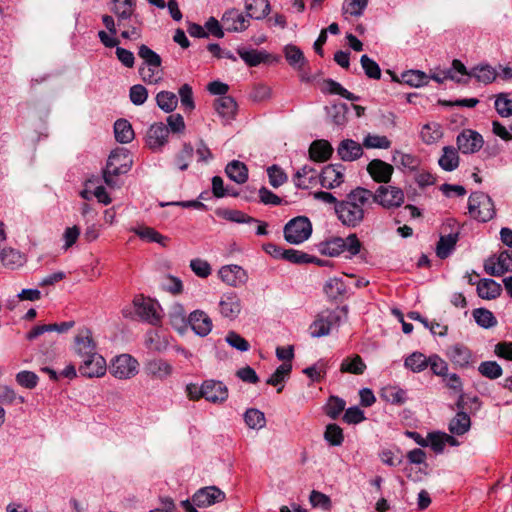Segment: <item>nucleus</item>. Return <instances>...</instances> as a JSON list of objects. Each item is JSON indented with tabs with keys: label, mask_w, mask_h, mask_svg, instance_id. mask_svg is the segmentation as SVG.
Masks as SVG:
<instances>
[{
	"label": "nucleus",
	"mask_w": 512,
	"mask_h": 512,
	"mask_svg": "<svg viewBox=\"0 0 512 512\" xmlns=\"http://www.w3.org/2000/svg\"><path fill=\"white\" fill-rule=\"evenodd\" d=\"M138 361L129 354L116 356L110 366L109 372L115 378L129 379L138 373Z\"/></svg>",
	"instance_id": "9"
},
{
	"label": "nucleus",
	"mask_w": 512,
	"mask_h": 512,
	"mask_svg": "<svg viewBox=\"0 0 512 512\" xmlns=\"http://www.w3.org/2000/svg\"><path fill=\"white\" fill-rule=\"evenodd\" d=\"M473 317L476 323L482 328L488 329L497 325L496 317L486 308L475 309L473 311Z\"/></svg>",
	"instance_id": "55"
},
{
	"label": "nucleus",
	"mask_w": 512,
	"mask_h": 512,
	"mask_svg": "<svg viewBox=\"0 0 512 512\" xmlns=\"http://www.w3.org/2000/svg\"><path fill=\"white\" fill-rule=\"evenodd\" d=\"M284 53L288 64L297 70L300 81L305 83L311 82L312 76L309 63L302 50L295 45L289 44L284 48Z\"/></svg>",
	"instance_id": "8"
},
{
	"label": "nucleus",
	"mask_w": 512,
	"mask_h": 512,
	"mask_svg": "<svg viewBox=\"0 0 512 512\" xmlns=\"http://www.w3.org/2000/svg\"><path fill=\"white\" fill-rule=\"evenodd\" d=\"M346 402L339 396H329L326 404L323 407V411L326 416L332 420H336L345 411Z\"/></svg>",
	"instance_id": "42"
},
{
	"label": "nucleus",
	"mask_w": 512,
	"mask_h": 512,
	"mask_svg": "<svg viewBox=\"0 0 512 512\" xmlns=\"http://www.w3.org/2000/svg\"><path fill=\"white\" fill-rule=\"evenodd\" d=\"M237 53L249 67H256L260 64L270 63L272 55L266 50L238 48Z\"/></svg>",
	"instance_id": "23"
},
{
	"label": "nucleus",
	"mask_w": 512,
	"mask_h": 512,
	"mask_svg": "<svg viewBox=\"0 0 512 512\" xmlns=\"http://www.w3.org/2000/svg\"><path fill=\"white\" fill-rule=\"evenodd\" d=\"M226 175L237 184H244L248 180L247 166L238 160H233L225 168Z\"/></svg>",
	"instance_id": "36"
},
{
	"label": "nucleus",
	"mask_w": 512,
	"mask_h": 512,
	"mask_svg": "<svg viewBox=\"0 0 512 512\" xmlns=\"http://www.w3.org/2000/svg\"><path fill=\"white\" fill-rule=\"evenodd\" d=\"M404 192L395 186H379L375 192H372L371 204L377 203L385 209H394L404 203Z\"/></svg>",
	"instance_id": "7"
},
{
	"label": "nucleus",
	"mask_w": 512,
	"mask_h": 512,
	"mask_svg": "<svg viewBox=\"0 0 512 512\" xmlns=\"http://www.w3.org/2000/svg\"><path fill=\"white\" fill-rule=\"evenodd\" d=\"M361 66L368 78L379 80L381 78V69L379 65L371 59L368 55L364 54L360 58Z\"/></svg>",
	"instance_id": "63"
},
{
	"label": "nucleus",
	"mask_w": 512,
	"mask_h": 512,
	"mask_svg": "<svg viewBox=\"0 0 512 512\" xmlns=\"http://www.w3.org/2000/svg\"><path fill=\"white\" fill-rule=\"evenodd\" d=\"M317 176L313 167L305 165L295 173L293 181L298 189H309L316 182Z\"/></svg>",
	"instance_id": "31"
},
{
	"label": "nucleus",
	"mask_w": 512,
	"mask_h": 512,
	"mask_svg": "<svg viewBox=\"0 0 512 512\" xmlns=\"http://www.w3.org/2000/svg\"><path fill=\"white\" fill-rule=\"evenodd\" d=\"M75 352L81 359L97 353L96 344L92 339L90 330H82L76 335Z\"/></svg>",
	"instance_id": "24"
},
{
	"label": "nucleus",
	"mask_w": 512,
	"mask_h": 512,
	"mask_svg": "<svg viewBox=\"0 0 512 512\" xmlns=\"http://www.w3.org/2000/svg\"><path fill=\"white\" fill-rule=\"evenodd\" d=\"M145 372L153 379L164 380L172 374L173 367L165 359L155 358L145 364Z\"/></svg>",
	"instance_id": "22"
},
{
	"label": "nucleus",
	"mask_w": 512,
	"mask_h": 512,
	"mask_svg": "<svg viewBox=\"0 0 512 512\" xmlns=\"http://www.w3.org/2000/svg\"><path fill=\"white\" fill-rule=\"evenodd\" d=\"M337 154L343 161H355L363 155V146L352 139H345L339 143Z\"/></svg>",
	"instance_id": "25"
},
{
	"label": "nucleus",
	"mask_w": 512,
	"mask_h": 512,
	"mask_svg": "<svg viewBox=\"0 0 512 512\" xmlns=\"http://www.w3.org/2000/svg\"><path fill=\"white\" fill-rule=\"evenodd\" d=\"M470 427V416L464 411H458L450 420L448 429L453 435L461 436L468 432Z\"/></svg>",
	"instance_id": "35"
},
{
	"label": "nucleus",
	"mask_w": 512,
	"mask_h": 512,
	"mask_svg": "<svg viewBox=\"0 0 512 512\" xmlns=\"http://www.w3.org/2000/svg\"><path fill=\"white\" fill-rule=\"evenodd\" d=\"M456 144L458 150L463 154H473L483 147L484 139L479 132L472 129H464L458 134Z\"/></svg>",
	"instance_id": "12"
},
{
	"label": "nucleus",
	"mask_w": 512,
	"mask_h": 512,
	"mask_svg": "<svg viewBox=\"0 0 512 512\" xmlns=\"http://www.w3.org/2000/svg\"><path fill=\"white\" fill-rule=\"evenodd\" d=\"M443 137L442 126L437 122L427 123L422 126L420 138L426 145L437 143Z\"/></svg>",
	"instance_id": "38"
},
{
	"label": "nucleus",
	"mask_w": 512,
	"mask_h": 512,
	"mask_svg": "<svg viewBox=\"0 0 512 512\" xmlns=\"http://www.w3.org/2000/svg\"><path fill=\"white\" fill-rule=\"evenodd\" d=\"M169 130L162 122L154 123L147 132V144L155 150L161 148L168 138Z\"/></svg>",
	"instance_id": "27"
},
{
	"label": "nucleus",
	"mask_w": 512,
	"mask_h": 512,
	"mask_svg": "<svg viewBox=\"0 0 512 512\" xmlns=\"http://www.w3.org/2000/svg\"><path fill=\"white\" fill-rule=\"evenodd\" d=\"M130 231L136 234L141 240L148 243H158L162 247H166L169 242V238L167 236L162 235L157 230L149 226L132 227Z\"/></svg>",
	"instance_id": "28"
},
{
	"label": "nucleus",
	"mask_w": 512,
	"mask_h": 512,
	"mask_svg": "<svg viewBox=\"0 0 512 512\" xmlns=\"http://www.w3.org/2000/svg\"><path fill=\"white\" fill-rule=\"evenodd\" d=\"M361 248L362 243L355 233L349 234L346 238L332 236L319 244L320 252L329 257L346 253V257L351 259L360 253Z\"/></svg>",
	"instance_id": "2"
},
{
	"label": "nucleus",
	"mask_w": 512,
	"mask_h": 512,
	"mask_svg": "<svg viewBox=\"0 0 512 512\" xmlns=\"http://www.w3.org/2000/svg\"><path fill=\"white\" fill-rule=\"evenodd\" d=\"M501 292V285L493 279L484 278L477 282V294L482 299H496L501 295Z\"/></svg>",
	"instance_id": "30"
},
{
	"label": "nucleus",
	"mask_w": 512,
	"mask_h": 512,
	"mask_svg": "<svg viewBox=\"0 0 512 512\" xmlns=\"http://www.w3.org/2000/svg\"><path fill=\"white\" fill-rule=\"evenodd\" d=\"M292 371L291 363H282L276 368L274 373L266 380V384L278 387L277 392L280 393L283 390L282 383L288 378Z\"/></svg>",
	"instance_id": "41"
},
{
	"label": "nucleus",
	"mask_w": 512,
	"mask_h": 512,
	"mask_svg": "<svg viewBox=\"0 0 512 512\" xmlns=\"http://www.w3.org/2000/svg\"><path fill=\"white\" fill-rule=\"evenodd\" d=\"M222 23L229 32H241L248 28L249 19L238 9L227 10L222 16Z\"/></svg>",
	"instance_id": "20"
},
{
	"label": "nucleus",
	"mask_w": 512,
	"mask_h": 512,
	"mask_svg": "<svg viewBox=\"0 0 512 512\" xmlns=\"http://www.w3.org/2000/svg\"><path fill=\"white\" fill-rule=\"evenodd\" d=\"M479 373L488 379L495 380L502 376L503 369L496 361H483L478 367Z\"/></svg>",
	"instance_id": "59"
},
{
	"label": "nucleus",
	"mask_w": 512,
	"mask_h": 512,
	"mask_svg": "<svg viewBox=\"0 0 512 512\" xmlns=\"http://www.w3.org/2000/svg\"><path fill=\"white\" fill-rule=\"evenodd\" d=\"M393 171L394 168L391 164L380 159H373L367 165V172L377 183L390 182Z\"/></svg>",
	"instance_id": "19"
},
{
	"label": "nucleus",
	"mask_w": 512,
	"mask_h": 512,
	"mask_svg": "<svg viewBox=\"0 0 512 512\" xmlns=\"http://www.w3.org/2000/svg\"><path fill=\"white\" fill-rule=\"evenodd\" d=\"M245 9L249 18L260 20L270 12L269 0H246Z\"/></svg>",
	"instance_id": "34"
},
{
	"label": "nucleus",
	"mask_w": 512,
	"mask_h": 512,
	"mask_svg": "<svg viewBox=\"0 0 512 512\" xmlns=\"http://www.w3.org/2000/svg\"><path fill=\"white\" fill-rule=\"evenodd\" d=\"M157 106L166 113L173 112L178 105V97L170 91H160L156 95Z\"/></svg>",
	"instance_id": "46"
},
{
	"label": "nucleus",
	"mask_w": 512,
	"mask_h": 512,
	"mask_svg": "<svg viewBox=\"0 0 512 512\" xmlns=\"http://www.w3.org/2000/svg\"><path fill=\"white\" fill-rule=\"evenodd\" d=\"M320 183L326 189H333L339 186L343 180V166L341 164H329L325 166L320 175Z\"/></svg>",
	"instance_id": "18"
},
{
	"label": "nucleus",
	"mask_w": 512,
	"mask_h": 512,
	"mask_svg": "<svg viewBox=\"0 0 512 512\" xmlns=\"http://www.w3.org/2000/svg\"><path fill=\"white\" fill-rule=\"evenodd\" d=\"M366 370V364L359 355L353 357H347L343 359L340 365V371L342 373H350L355 375H361Z\"/></svg>",
	"instance_id": "45"
},
{
	"label": "nucleus",
	"mask_w": 512,
	"mask_h": 512,
	"mask_svg": "<svg viewBox=\"0 0 512 512\" xmlns=\"http://www.w3.org/2000/svg\"><path fill=\"white\" fill-rule=\"evenodd\" d=\"M220 279L229 286L244 285L248 279L246 271L239 265H226L218 271Z\"/></svg>",
	"instance_id": "16"
},
{
	"label": "nucleus",
	"mask_w": 512,
	"mask_h": 512,
	"mask_svg": "<svg viewBox=\"0 0 512 512\" xmlns=\"http://www.w3.org/2000/svg\"><path fill=\"white\" fill-rule=\"evenodd\" d=\"M341 312L346 315L348 313V308L343 306L335 310H326L318 314L309 328L311 336L319 338L328 335L332 327L340 325L342 320Z\"/></svg>",
	"instance_id": "5"
},
{
	"label": "nucleus",
	"mask_w": 512,
	"mask_h": 512,
	"mask_svg": "<svg viewBox=\"0 0 512 512\" xmlns=\"http://www.w3.org/2000/svg\"><path fill=\"white\" fill-rule=\"evenodd\" d=\"M325 85V91L329 94H335L340 95L341 97L350 100V101H358L359 96H356L355 94L348 91L346 88H344L340 83L333 79H326L324 81Z\"/></svg>",
	"instance_id": "54"
},
{
	"label": "nucleus",
	"mask_w": 512,
	"mask_h": 512,
	"mask_svg": "<svg viewBox=\"0 0 512 512\" xmlns=\"http://www.w3.org/2000/svg\"><path fill=\"white\" fill-rule=\"evenodd\" d=\"M128 171H124L118 166H113L112 161H107L106 167L103 169V179L105 184L110 188H115L120 186L119 176L122 174H126Z\"/></svg>",
	"instance_id": "50"
},
{
	"label": "nucleus",
	"mask_w": 512,
	"mask_h": 512,
	"mask_svg": "<svg viewBox=\"0 0 512 512\" xmlns=\"http://www.w3.org/2000/svg\"><path fill=\"white\" fill-rule=\"evenodd\" d=\"M115 139L120 143H129L134 139V131L126 119H118L114 124Z\"/></svg>",
	"instance_id": "43"
},
{
	"label": "nucleus",
	"mask_w": 512,
	"mask_h": 512,
	"mask_svg": "<svg viewBox=\"0 0 512 512\" xmlns=\"http://www.w3.org/2000/svg\"><path fill=\"white\" fill-rule=\"evenodd\" d=\"M468 213L474 220L488 222L496 214L494 202L482 191L472 192L468 198Z\"/></svg>",
	"instance_id": "4"
},
{
	"label": "nucleus",
	"mask_w": 512,
	"mask_h": 512,
	"mask_svg": "<svg viewBox=\"0 0 512 512\" xmlns=\"http://www.w3.org/2000/svg\"><path fill=\"white\" fill-rule=\"evenodd\" d=\"M349 107L344 103H337L328 108V115L337 126H344L347 123Z\"/></svg>",
	"instance_id": "53"
},
{
	"label": "nucleus",
	"mask_w": 512,
	"mask_h": 512,
	"mask_svg": "<svg viewBox=\"0 0 512 512\" xmlns=\"http://www.w3.org/2000/svg\"><path fill=\"white\" fill-rule=\"evenodd\" d=\"M225 499V493L216 486H207L197 490L192 496L194 505L199 508L209 507Z\"/></svg>",
	"instance_id": "14"
},
{
	"label": "nucleus",
	"mask_w": 512,
	"mask_h": 512,
	"mask_svg": "<svg viewBox=\"0 0 512 512\" xmlns=\"http://www.w3.org/2000/svg\"><path fill=\"white\" fill-rule=\"evenodd\" d=\"M372 191L364 187L351 190L335 207L338 220L347 228L358 227L365 219L366 207L371 205Z\"/></svg>",
	"instance_id": "1"
},
{
	"label": "nucleus",
	"mask_w": 512,
	"mask_h": 512,
	"mask_svg": "<svg viewBox=\"0 0 512 512\" xmlns=\"http://www.w3.org/2000/svg\"><path fill=\"white\" fill-rule=\"evenodd\" d=\"M284 260L293 263V264H308V263H317L318 265L321 264V260L318 259L315 256L309 255L308 253H305L303 251H299L296 249H286V251L283 253Z\"/></svg>",
	"instance_id": "44"
},
{
	"label": "nucleus",
	"mask_w": 512,
	"mask_h": 512,
	"mask_svg": "<svg viewBox=\"0 0 512 512\" xmlns=\"http://www.w3.org/2000/svg\"><path fill=\"white\" fill-rule=\"evenodd\" d=\"M283 233L288 243L299 245L311 236L312 223L306 216H297L285 224Z\"/></svg>",
	"instance_id": "6"
},
{
	"label": "nucleus",
	"mask_w": 512,
	"mask_h": 512,
	"mask_svg": "<svg viewBox=\"0 0 512 512\" xmlns=\"http://www.w3.org/2000/svg\"><path fill=\"white\" fill-rule=\"evenodd\" d=\"M469 77H473L478 82L487 85L496 79L497 72L496 69L489 64H479L470 70Z\"/></svg>",
	"instance_id": "37"
},
{
	"label": "nucleus",
	"mask_w": 512,
	"mask_h": 512,
	"mask_svg": "<svg viewBox=\"0 0 512 512\" xmlns=\"http://www.w3.org/2000/svg\"><path fill=\"white\" fill-rule=\"evenodd\" d=\"M169 322L177 330L182 331L189 325L188 317L182 305H174L169 312Z\"/></svg>",
	"instance_id": "49"
},
{
	"label": "nucleus",
	"mask_w": 512,
	"mask_h": 512,
	"mask_svg": "<svg viewBox=\"0 0 512 512\" xmlns=\"http://www.w3.org/2000/svg\"><path fill=\"white\" fill-rule=\"evenodd\" d=\"M429 357L421 352H413L405 358L404 366L414 373H419L428 367Z\"/></svg>",
	"instance_id": "48"
},
{
	"label": "nucleus",
	"mask_w": 512,
	"mask_h": 512,
	"mask_svg": "<svg viewBox=\"0 0 512 512\" xmlns=\"http://www.w3.org/2000/svg\"><path fill=\"white\" fill-rule=\"evenodd\" d=\"M332 153L333 148L331 144L324 139L313 141L309 148L310 158L317 162H324L328 160Z\"/></svg>",
	"instance_id": "32"
},
{
	"label": "nucleus",
	"mask_w": 512,
	"mask_h": 512,
	"mask_svg": "<svg viewBox=\"0 0 512 512\" xmlns=\"http://www.w3.org/2000/svg\"><path fill=\"white\" fill-rule=\"evenodd\" d=\"M494 107L501 117L508 118L512 116V99H509L506 93H500L496 96Z\"/></svg>",
	"instance_id": "62"
},
{
	"label": "nucleus",
	"mask_w": 512,
	"mask_h": 512,
	"mask_svg": "<svg viewBox=\"0 0 512 512\" xmlns=\"http://www.w3.org/2000/svg\"><path fill=\"white\" fill-rule=\"evenodd\" d=\"M368 0H345L342 5L343 14L359 17L364 13Z\"/></svg>",
	"instance_id": "61"
},
{
	"label": "nucleus",
	"mask_w": 512,
	"mask_h": 512,
	"mask_svg": "<svg viewBox=\"0 0 512 512\" xmlns=\"http://www.w3.org/2000/svg\"><path fill=\"white\" fill-rule=\"evenodd\" d=\"M194 155V148L190 143H184L181 151L175 156V164L181 171H185Z\"/></svg>",
	"instance_id": "60"
},
{
	"label": "nucleus",
	"mask_w": 512,
	"mask_h": 512,
	"mask_svg": "<svg viewBox=\"0 0 512 512\" xmlns=\"http://www.w3.org/2000/svg\"><path fill=\"white\" fill-rule=\"evenodd\" d=\"M458 148L453 146H444L442 149V155L438 160V164L444 171H454L458 168L460 158L458 155Z\"/></svg>",
	"instance_id": "33"
},
{
	"label": "nucleus",
	"mask_w": 512,
	"mask_h": 512,
	"mask_svg": "<svg viewBox=\"0 0 512 512\" xmlns=\"http://www.w3.org/2000/svg\"><path fill=\"white\" fill-rule=\"evenodd\" d=\"M214 109L225 123L234 119L237 111V103L231 96L218 97L214 101Z\"/></svg>",
	"instance_id": "26"
},
{
	"label": "nucleus",
	"mask_w": 512,
	"mask_h": 512,
	"mask_svg": "<svg viewBox=\"0 0 512 512\" xmlns=\"http://www.w3.org/2000/svg\"><path fill=\"white\" fill-rule=\"evenodd\" d=\"M458 239V232L441 236L436 246V255L440 259H446L454 250Z\"/></svg>",
	"instance_id": "39"
},
{
	"label": "nucleus",
	"mask_w": 512,
	"mask_h": 512,
	"mask_svg": "<svg viewBox=\"0 0 512 512\" xmlns=\"http://www.w3.org/2000/svg\"><path fill=\"white\" fill-rule=\"evenodd\" d=\"M220 314L228 319H235L241 312V302L236 293L224 294L219 301Z\"/></svg>",
	"instance_id": "21"
},
{
	"label": "nucleus",
	"mask_w": 512,
	"mask_h": 512,
	"mask_svg": "<svg viewBox=\"0 0 512 512\" xmlns=\"http://www.w3.org/2000/svg\"><path fill=\"white\" fill-rule=\"evenodd\" d=\"M136 314L141 320L153 325L158 326L161 324L162 316L157 310V304L149 298L137 296L133 300Z\"/></svg>",
	"instance_id": "10"
},
{
	"label": "nucleus",
	"mask_w": 512,
	"mask_h": 512,
	"mask_svg": "<svg viewBox=\"0 0 512 512\" xmlns=\"http://www.w3.org/2000/svg\"><path fill=\"white\" fill-rule=\"evenodd\" d=\"M244 421L247 426L252 429H260L266 424L264 413L256 408L246 410L244 413Z\"/></svg>",
	"instance_id": "57"
},
{
	"label": "nucleus",
	"mask_w": 512,
	"mask_h": 512,
	"mask_svg": "<svg viewBox=\"0 0 512 512\" xmlns=\"http://www.w3.org/2000/svg\"><path fill=\"white\" fill-rule=\"evenodd\" d=\"M309 502L313 508H321L324 511H330L332 508V502L328 495L312 490L309 495Z\"/></svg>",
	"instance_id": "64"
},
{
	"label": "nucleus",
	"mask_w": 512,
	"mask_h": 512,
	"mask_svg": "<svg viewBox=\"0 0 512 512\" xmlns=\"http://www.w3.org/2000/svg\"><path fill=\"white\" fill-rule=\"evenodd\" d=\"M74 324H75L74 321H65L60 324L52 323V324L36 325L28 332L27 339L33 340L45 332L56 331L58 333H64V332H67L68 330H70L74 326Z\"/></svg>",
	"instance_id": "29"
},
{
	"label": "nucleus",
	"mask_w": 512,
	"mask_h": 512,
	"mask_svg": "<svg viewBox=\"0 0 512 512\" xmlns=\"http://www.w3.org/2000/svg\"><path fill=\"white\" fill-rule=\"evenodd\" d=\"M380 396L384 401L393 405H402L407 400L406 391L393 385H388L382 388Z\"/></svg>",
	"instance_id": "40"
},
{
	"label": "nucleus",
	"mask_w": 512,
	"mask_h": 512,
	"mask_svg": "<svg viewBox=\"0 0 512 512\" xmlns=\"http://www.w3.org/2000/svg\"><path fill=\"white\" fill-rule=\"evenodd\" d=\"M1 262L5 267L15 269L23 264L24 258L17 250L4 249L1 253Z\"/></svg>",
	"instance_id": "58"
},
{
	"label": "nucleus",
	"mask_w": 512,
	"mask_h": 512,
	"mask_svg": "<svg viewBox=\"0 0 512 512\" xmlns=\"http://www.w3.org/2000/svg\"><path fill=\"white\" fill-rule=\"evenodd\" d=\"M106 370V360L99 353L82 358L78 367L79 373L87 378L102 377Z\"/></svg>",
	"instance_id": "11"
},
{
	"label": "nucleus",
	"mask_w": 512,
	"mask_h": 512,
	"mask_svg": "<svg viewBox=\"0 0 512 512\" xmlns=\"http://www.w3.org/2000/svg\"><path fill=\"white\" fill-rule=\"evenodd\" d=\"M113 7L111 11L117 17L119 26H126L127 21H134L136 24H140V18L135 13L136 11V0H112Z\"/></svg>",
	"instance_id": "13"
},
{
	"label": "nucleus",
	"mask_w": 512,
	"mask_h": 512,
	"mask_svg": "<svg viewBox=\"0 0 512 512\" xmlns=\"http://www.w3.org/2000/svg\"><path fill=\"white\" fill-rule=\"evenodd\" d=\"M323 436L330 446H341L344 442L343 429L336 423L328 424Z\"/></svg>",
	"instance_id": "52"
},
{
	"label": "nucleus",
	"mask_w": 512,
	"mask_h": 512,
	"mask_svg": "<svg viewBox=\"0 0 512 512\" xmlns=\"http://www.w3.org/2000/svg\"><path fill=\"white\" fill-rule=\"evenodd\" d=\"M186 394L192 401L204 398L211 403L222 404L228 398V388L223 382L210 379L205 380L201 386L194 383L188 384Z\"/></svg>",
	"instance_id": "3"
},
{
	"label": "nucleus",
	"mask_w": 512,
	"mask_h": 512,
	"mask_svg": "<svg viewBox=\"0 0 512 512\" xmlns=\"http://www.w3.org/2000/svg\"><path fill=\"white\" fill-rule=\"evenodd\" d=\"M138 56L143 60V64L149 67H161L162 59L155 51L147 45L142 44L138 49Z\"/></svg>",
	"instance_id": "56"
},
{
	"label": "nucleus",
	"mask_w": 512,
	"mask_h": 512,
	"mask_svg": "<svg viewBox=\"0 0 512 512\" xmlns=\"http://www.w3.org/2000/svg\"><path fill=\"white\" fill-rule=\"evenodd\" d=\"M446 356L457 367L467 368L473 363L472 351L463 343H456L447 348Z\"/></svg>",
	"instance_id": "15"
},
{
	"label": "nucleus",
	"mask_w": 512,
	"mask_h": 512,
	"mask_svg": "<svg viewBox=\"0 0 512 512\" xmlns=\"http://www.w3.org/2000/svg\"><path fill=\"white\" fill-rule=\"evenodd\" d=\"M188 323L194 333L200 337L207 336L212 328V320L203 310H195L188 316Z\"/></svg>",
	"instance_id": "17"
},
{
	"label": "nucleus",
	"mask_w": 512,
	"mask_h": 512,
	"mask_svg": "<svg viewBox=\"0 0 512 512\" xmlns=\"http://www.w3.org/2000/svg\"><path fill=\"white\" fill-rule=\"evenodd\" d=\"M393 161L399 163V165L406 170L416 171L421 165V159L413 154L403 153L396 150L393 155Z\"/></svg>",
	"instance_id": "47"
},
{
	"label": "nucleus",
	"mask_w": 512,
	"mask_h": 512,
	"mask_svg": "<svg viewBox=\"0 0 512 512\" xmlns=\"http://www.w3.org/2000/svg\"><path fill=\"white\" fill-rule=\"evenodd\" d=\"M401 81L411 87H421L428 84L429 76L420 70H409L402 73Z\"/></svg>",
	"instance_id": "51"
}]
</instances>
